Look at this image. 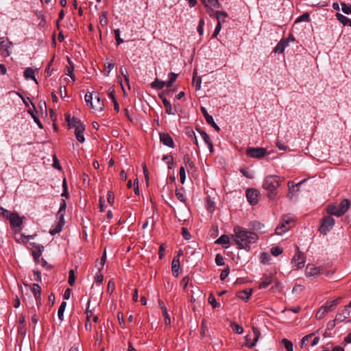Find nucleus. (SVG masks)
Returning a JSON list of instances; mask_svg holds the SVG:
<instances>
[{
  "mask_svg": "<svg viewBox=\"0 0 351 351\" xmlns=\"http://www.w3.org/2000/svg\"><path fill=\"white\" fill-rule=\"evenodd\" d=\"M313 333L309 334L308 335L304 336L300 341L301 346H305L308 344L310 339L313 336Z\"/></svg>",
  "mask_w": 351,
  "mask_h": 351,
  "instance_id": "48",
  "label": "nucleus"
},
{
  "mask_svg": "<svg viewBox=\"0 0 351 351\" xmlns=\"http://www.w3.org/2000/svg\"><path fill=\"white\" fill-rule=\"evenodd\" d=\"M204 20L201 19L199 21L198 26L197 27V30L200 36L204 34Z\"/></svg>",
  "mask_w": 351,
  "mask_h": 351,
  "instance_id": "50",
  "label": "nucleus"
},
{
  "mask_svg": "<svg viewBox=\"0 0 351 351\" xmlns=\"http://www.w3.org/2000/svg\"><path fill=\"white\" fill-rule=\"evenodd\" d=\"M304 180H302V182H299L298 184H294L293 182H289L287 185L289 187V193H288V197L289 199L292 200L294 197L297 195L298 189L297 188L298 186L300 185L302 183H303Z\"/></svg>",
  "mask_w": 351,
  "mask_h": 351,
  "instance_id": "11",
  "label": "nucleus"
},
{
  "mask_svg": "<svg viewBox=\"0 0 351 351\" xmlns=\"http://www.w3.org/2000/svg\"><path fill=\"white\" fill-rule=\"evenodd\" d=\"M66 302H62L60 304V306H59V308H58V318L62 321L63 320V318H64V311H65V308H66Z\"/></svg>",
  "mask_w": 351,
  "mask_h": 351,
  "instance_id": "36",
  "label": "nucleus"
},
{
  "mask_svg": "<svg viewBox=\"0 0 351 351\" xmlns=\"http://www.w3.org/2000/svg\"><path fill=\"white\" fill-rule=\"evenodd\" d=\"M258 191L256 189H249L246 191V197L251 205L258 203Z\"/></svg>",
  "mask_w": 351,
  "mask_h": 351,
  "instance_id": "8",
  "label": "nucleus"
},
{
  "mask_svg": "<svg viewBox=\"0 0 351 351\" xmlns=\"http://www.w3.org/2000/svg\"><path fill=\"white\" fill-rule=\"evenodd\" d=\"M67 60H68V62L69 63V66H68L66 68V74L67 75L70 76L71 77V79L73 80V81H74L75 80V77H74V75L73 74V71L74 70V65L72 63V62L71 61L70 58H67Z\"/></svg>",
  "mask_w": 351,
  "mask_h": 351,
  "instance_id": "34",
  "label": "nucleus"
},
{
  "mask_svg": "<svg viewBox=\"0 0 351 351\" xmlns=\"http://www.w3.org/2000/svg\"><path fill=\"white\" fill-rule=\"evenodd\" d=\"M281 343L284 346L287 351H293V346L291 341L284 338L282 339Z\"/></svg>",
  "mask_w": 351,
  "mask_h": 351,
  "instance_id": "35",
  "label": "nucleus"
},
{
  "mask_svg": "<svg viewBox=\"0 0 351 351\" xmlns=\"http://www.w3.org/2000/svg\"><path fill=\"white\" fill-rule=\"evenodd\" d=\"M66 202L64 200H62V202L60 205V209L58 212V218H61V219H64V213H65V210H66Z\"/></svg>",
  "mask_w": 351,
  "mask_h": 351,
  "instance_id": "39",
  "label": "nucleus"
},
{
  "mask_svg": "<svg viewBox=\"0 0 351 351\" xmlns=\"http://www.w3.org/2000/svg\"><path fill=\"white\" fill-rule=\"evenodd\" d=\"M208 300L209 304H210L211 306H213V308H217L220 306V304L217 302L215 296L212 293L210 294Z\"/></svg>",
  "mask_w": 351,
  "mask_h": 351,
  "instance_id": "44",
  "label": "nucleus"
},
{
  "mask_svg": "<svg viewBox=\"0 0 351 351\" xmlns=\"http://www.w3.org/2000/svg\"><path fill=\"white\" fill-rule=\"evenodd\" d=\"M340 298H337L331 302H326L325 303V305L330 310L331 308L337 305V303H338V300H339Z\"/></svg>",
  "mask_w": 351,
  "mask_h": 351,
  "instance_id": "60",
  "label": "nucleus"
},
{
  "mask_svg": "<svg viewBox=\"0 0 351 351\" xmlns=\"http://www.w3.org/2000/svg\"><path fill=\"white\" fill-rule=\"evenodd\" d=\"M341 10L343 13L346 14H350L351 15V5L346 3L344 2L341 3Z\"/></svg>",
  "mask_w": 351,
  "mask_h": 351,
  "instance_id": "43",
  "label": "nucleus"
},
{
  "mask_svg": "<svg viewBox=\"0 0 351 351\" xmlns=\"http://www.w3.org/2000/svg\"><path fill=\"white\" fill-rule=\"evenodd\" d=\"M29 113L31 114L32 117L33 118L34 121L36 124L38 125L40 128H43V125L39 120V119L34 114V112L32 110H29Z\"/></svg>",
  "mask_w": 351,
  "mask_h": 351,
  "instance_id": "56",
  "label": "nucleus"
},
{
  "mask_svg": "<svg viewBox=\"0 0 351 351\" xmlns=\"http://www.w3.org/2000/svg\"><path fill=\"white\" fill-rule=\"evenodd\" d=\"M246 153L251 158L260 159L265 156L267 151L263 147H250L247 149Z\"/></svg>",
  "mask_w": 351,
  "mask_h": 351,
  "instance_id": "6",
  "label": "nucleus"
},
{
  "mask_svg": "<svg viewBox=\"0 0 351 351\" xmlns=\"http://www.w3.org/2000/svg\"><path fill=\"white\" fill-rule=\"evenodd\" d=\"M271 253L274 256H278L282 253V249L280 247H274L271 250Z\"/></svg>",
  "mask_w": 351,
  "mask_h": 351,
  "instance_id": "54",
  "label": "nucleus"
},
{
  "mask_svg": "<svg viewBox=\"0 0 351 351\" xmlns=\"http://www.w3.org/2000/svg\"><path fill=\"white\" fill-rule=\"evenodd\" d=\"M294 224L293 219L289 215L282 217L279 225L276 228V234L282 235L290 230Z\"/></svg>",
  "mask_w": 351,
  "mask_h": 351,
  "instance_id": "3",
  "label": "nucleus"
},
{
  "mask_svg": "<svg viewBox=\"0 0 351 351\" xmlns=\"http://www.w3.org/2000/svg\"><path fill=\"white\" fill-rule=\"evenodd\" d=\"M228 16V14L224 11H217L215 12V17L217 20V24L221 25L226 21V18Z\"/></svg>",
  "mask_w": 351,
  "mask_h": 351,
  "instance_id": "26",
  "label": "nucleus"
},
{
  "mask_svg": "<svg viewBox=\"0 0 351 351\" xmlns=\"http://www.w3.org/2000/svg\"><path fill=\"white\" fill-rule=\"evenodd\" d=\"M252 331H253V333L254 335V338L252 343L243 344L241 346L242 347L246 346V347H248L249 348H253L256 346V344L258 342V341L259 340L261 335V332L259 331V330L255 326L252 327Z\"/></svg>",
  "mask_w": 351,
  "mask_h": 351,
  "instance_id": "12",
  "label": "nucleus"
},
{
  "mask_svg": "<svg viewBox=\"0 0 351 351\" xmlns=\"http://www.w3.org/2000/svg\"><path fill=\"white\" fill-rule=\"evenodd\" d=\"M99 23L101 25L106 26L108 24L107 12H103L99 16Z\"/></svg>",
  "mask_w": 351,
  "mask_h": 351,
  "instance_id": "45",
  "label": "nucleus"
},
{
  "mask_svg": "<svg viewBox=\"0 0 351 351\" xmlns=\"http://www.w3.org/2000/svg\"><path fill=\"white\" fill-rule=\"evenodd\" d=\"M232 239L238 249L250 251V245L255 243L258 237L256 233L239 226H234Z\"/></svg>",
  "mask_w": 351,
  "mask_h": 351,
  "instance_id": "1",
  "label": "nucleus"
},
{
  "mask_svg": "<svg viewBox=\"0 0 351 351\" xmlns=\"http://www.w3.org/2000/svg\"><path fill=\"white\" fill-rule=\"evenodd\" d=\"M298 252L295 254L292 258V263L294 264L297 269H301L304 266L305 256L303 253L299 251L298 247Z\"/></svg>",
  "mask_w": 351,
  "mask_h": 351,
  "instance_id": "7",
  "label": "nucleus"
},
{
  "mask_svg": "<svg viewBox=\"0 0 351 351\" xmlns=\"http://www.w3.org/2000/svg\"><path fill=\"white\" fill-rule=\"evenodd\" d=\"M104 277L101 274V271H98V273L96 274L95 277V280L96 283H101L103 281Z\"/></svg>",
  "mask_w": 351,
  "mask_h": 351,
  "instance_id": "63",
  "label": "nucleus"
},
{
  "mask_svg": "<svg viewBox=\"0 0 351 351\" xmlns=\"http://www.w3.org/2000/svg\"><path fill=\"white\" fill-rule=\"evenodd\" d=\"M85 126H80L76 128V130H75V134L76 138L81 143H84L85 141V138L83 134Z\"/></svg>",
  "mask_w": 351,
  "mask_h": 351,
  "instance_id": "20",
  "label": "nucleus"
},
{
  "mask_svg": "<svg viewBox=\"0 0 351 351\" xmlns=\"http://www.w3.org/2000/svg\"><path fill=\"white\" fill-rule=\"evenodd\" d=\"M95 101L92 105V108L94 109L95 111L100 112L104 110V102L101 101V99L98 93H95Z\"/></svg>",
  "mask_w": 351,
  "mask_h": 351,
  "instance_id": "15",
  "label": "nucleus"
},
{
  "mask_svg": "<svg viewBox=\"0 0 351 351\" xmlns=\"http://www.w3.org/2000/svg\"><path fill=\"white\" fill-rule=\"evenodd\" d=\"M349 315L350 311L348 310V306H346L343 310H341L336 315L335 320L338 322H343L349 317Z\"/></svg>",
  "mask_w": 351,
  "mask_h": 351,
  "instance_id": "18",
  "label": "nucleus"
},
{
  "mask_svg": "<svg viewBox=\"0 0 351 351\" xmlns=\"http://www.w3.org/2000/svg\"><path fill=\"white\" fill-rule=\"evenodd\" d=\"M288 45V40H282L275 47L274 51L278 53H281L284 52Z\"/></svg>",
  "mask_w": 351,
  "mask_h": 351,
  "instance_id": "21",
  "label": "nucleus"
},
{
  "mask_svg": "<svg viewBox=\"0 0 351 351\" xmlns=\"http://www.w3.org/2000/svg\"><path fill=\"white\" fill-rule=\"evenodd\" d=\"M215 243L221 245L228 244L230 243V238L228 235L223 234L217 239Z\"/></svg>",
  "mask_w": 351,
  "mask_h": 351,
  "instance_id": "38",
  "label": "nucleus"
},
{
  "mask_svg": "<svg viewBox=\"0 0 351 351\" xmlns=\"http://www.w3.org/2000/svg\"><path fill=\"white\" fill-rule=\"evenodd\" d=\"M350 206V202L347 199H343L340 204H339V210H340V214H342V215L348 210Z\"/></svg>",
  "mask_w": 351,
  "mask_h": 351,
  "instance_id": "22",
  "label": "nucleus"
},
{
  "mask_svg": "<svg viewBox=\"0 0 351 351\" xmlns=\"http://www.w3.org/2000/svg\"><path fill=\"white\" fill-rule=\"evenodd\" d=\"M64 225V219L58 218V221L55 226H53L49 230V233L51 235H55L60 232H61L63 226Z\"/></svg>",
  "mask_w": 351,
  "mask_h": 351,
  "instance_id": "14",
  "label": "nucleus"
},
{
  "mask_svg": "<svg viewBox=\"0 0 351 351\" xmlns=\"http://www.w3.org/2000/svg\"><path fill=\"white\" fill-rule=\"evenodd\" d=\"M180 268V261L178 258H173L172 261V272L174 276H178V269Z\"/></svg>",
  "mask_w": 351,
  "mask_h": 351,
  "instance_id": "33",
  "label": "nucleus"
},
{
  "mask_svg": "<svg viewBox=\"0 0 351 351\" xmlns=\"http://www.w3.org/2000/svg\"><path fill=\"white\" fill-rule=\"evenodd\" d=\"M166 86V82L156 78L155 80L152 82L151 88L156 90H161Z\"/></svg>",
  "mask_w": 351,
  "mask_h": 351,
  "instance_id": "25",
  "label": "nucleus"
},
{
  "mask_svg": "<svg viewBox=\"0 0 351 351\" xmlns=\"http://www.w3.org/2000/svg\"><path fill=\"white\" fill-rule=\"evenodd\" d=\"M327 212L330 215H335L337 217L342 216V214H340V210H339V205L338 206L333 205V204L329 205L327 208Z\"/></svg>",
  "mask_w": 351,
  "mask_h": 351,
  "instance_id": "24",
  "label": "nucleus"
},
{
  "mask_svg": "<svg viewBox=\"0 0 351 351\" xmlns=\"http://www.w3.org/2000/svg\"><path fill=\"white\" fill-rule=\"evenodd\" d=\"M10 223L15 226L19 227L22 224V219L16 213H11L9 216Z\"/></svg>",
  "mask_w": 351,
  "mask_h": 351,
  "instance_id": "19",
  "label": "nucleus"
},
{
  "mask_svg": "<svg viewBox=\"0 0 351 351\" xmlns=\"http://www.w3.org/2000/svg\"><path fill=\"white\" fill-rule=\"evenodd\" d=\"M38 252H33V253H32L34 258L36 261L40 256V255L42 254V250L43 249V246L38 245Z\"/></svg>",
  "mask_w": 351,
  "mask_h": 351,
  "instance_id": "59",
  "label": "nucleus"
},
{
  "mask_svg": "<svg viewBox=\"0 0 351 351\" xmlns=\"http://www.w3.org/2000/svg\"><path fill=\"white\" fill-rule=\"evenodd\" d=\"M281 182L282 180L275 176H268L265 178L263 186L269 192V197L272 198L276 195V189Z\"/></svg>",
  "mask_w": 351,
  "mask_h": 351,
  "instance_id": "2",
  "label": "nucleus"
},
{
  "mask_svg": "<svg viewBox=\"0 0 351 351\" xmlns=\"http://www.w3.org/2000/svg\"><path fill=\"white\" fill-rule=\"evenodd\" d=\"M180 177L181 183L184 184L186 180V172L184 167H181L180 169Z\"/></svg>",
  "mask_w": 351,
  "mask_h": 351,
  "instance_id": "53",
  "label": "nucleus"
},
{
  "mask_svg": "<svg viewBox=\"0 0 351 351\" xmlns=\"http://www.w3.org/2000/svg\"><path fill=\"white\" fill-rule=\"evenodd\" d=\"M162 104H163L164 106L165 107L166 112L168 114H173H173H176V111L173 108L172 105L171 104V103L167 99H163V103Z\"/></svg>",
  "mask_w": 351,
  "mask_h": 351,
  "instance_id": "31",
  "label": "nucleus"
},
{
  "mask_svg": "<svg viewBox=\"0 0 351 351\" xmlns=\"http://www.w3.org/2000/svg\"><path fill=\"white\" fill-rule=\"evenodd\" d=\"M309 20V14L308 13L306 12L300 16L295 21V23H299L302 21H308Z\"/></svg>",
  "mask_w": 351,
  "mask_h": 351,
  "instance_id": "52",
  "label": "nucleus"
},
{
  "mask_svg": "<svg viewBox=\"0 0 351 351\" xmlns=\"http://www.w3.org/2000/svg\"><path fill=\"white\" fill-rule=\"evenodd\" d=\"M115 39L117 43V45H120L123 43V40L120 37V30L117 29L114 30Z\"/></svg>",
  "mask_w": 351,
  "mask_h": 351,
  "instance_id": "55",
  "label": "nucleus"
},
{
  "mask_svg": "<svg viewBox=\"0 0 351 351\" xmlns=\"http://www.w3.org/2000/svg\"><path fill=\"white\" fill-rule=\"evenodd\" d=\"M120 72H121V75L124 77L125 80L128 83L129 77L128 75V71H127L126 68L125 66H122L120 68Z\"/></svg>",
  "mask_w": 351,
  "mask_h": 351,
  "instance_id": "57",
  "label": "nucleus"
},
{
  "mask_svg": "<svg viewBox=\"0 0 351 351\" xmlns=\"http://www.w3.org/2000/svg\"><path fill=\"white\" fill-rule=\"evenodd\" d=\"M215 262L217 265H223L224 260L221 255L217 254L215 257Z\"/></svg>",
  "mask_w": 351,
  "mask_h": 351,
  "instance_id": "58",
  "label": "nucleus"
},
{
  "mask_svg": "<svg viewBox=\"0 0 351 351\" xmlns=\"http://www.w3.org/2000/svg\"><path fill=\"white\" fill-rule=\"evenodd\" d=\"M178 75L175 73H169V79L168 82H166V86L167 87H171L173 82L176 80Z\"/></svg>",
  "mask_w": 351,
  "mask_h": 351,
  "instance_id": "42",
  "label": "nucleus"
},
{
  "mask_svg": "<svg viewBox=\"0 0 351 351\" xmlns=\"http://www.w3.org/2000/svg\"><path fill=\"white\" fill-rule=\"evenodd\" d=\"M335 220L330 216H326L322 219L319 230L322 234H327L334 227Z\"/></svg>",
  "mask_w": 351,
  "mask_h": 351,
  "instance_id": "4",
  "label": "nucleus"
},
{
  "mask_svg": "<svg viewBox=\"0 0 351 351\" xmlns=\"http://www.w3.org/2000/svg\"><path fill=\"white\" fill-rule=\"evenodd\" d=\"M176 196L180 202H185L186 197L181 190H176Z\"/></svg>",
  "mask_w": 351,
  "mask_h": 351,
  "instance_id": "49",
  "label": "nucleus"
},
{
  "mask_svg": "<svg viewBox=\"0 0 351 351\" xmlns=\"http://www.w3.org/2000/svg\"><path fill=\"white\" fill-rule=\"evenodd\" d=\"M336 17L337 20L339 21L344 25H350V23H351V20L349 18L340 13H337Z\"/></svg>",
  "mask_w": 351,
  "mask_h": 351,
  "instance_id": "32",
  "label": "nucleus"
},
{
  "mask_svg": "<svg viewBox=\"0 0 351 351\" xmlns=\"http://www.w3.org/2000/svg\"><path fill=\"white\" fill-rule=\"evenodd\" d=\"M75 281V272L73 269H71L69 273L68 282L70 286H73Z\"/></svg>",
  "mask_w": 351,
  "mask_h": 351,
  "instance_id": "47",
  "label": "nucleus"
},
{
  "mask_svg": "<svg viewBox=\"0 0 351 351\" xmlns=\"http://www.w3.org/2000/svg\"><path fill=\"white\" fill-rule=\"evenodd\" d=\"M32 291L34 295L35 300L37 303L40 302V287L38 284H34L32 285Z\"/></svg>",
  "mask_w": 351,
  "mask_h": 351,
  "instance_id": "23",
  "label": "nucleus"
},
{
  "mask_svg": "<svg viewBox=\"0 0 351 351\" xmlns=\"http://www.w3.org/2000/svg\"><path fill=\"white\" fill-rule=\"evenodd\" d=\"M108 97L112 99V101L116 100L115 98V91L114 89L112 87H110L108 90Z\"/></svg>",
  "mask_w": 351,
  "mask_h": 351,
  "instance_id": "61",
  "label": "nucleus"
},
{
  "mask_svg": "<svg viewBox=\"0 0 351 351\" xmlns=\"http://www.w3.org/2000/svg\"><path fill=\"white\" fill-rule=\"evenodd\" d=\"M24 77L26 79H32L36 84L38 83L34 76V71L32 68L28 67L25 69L24 71Z\"/></svg>",
  "mask_w": 351,
  "mask_h": 351,
  "instance_id": "29",
  "label": "nucleus"
},
{
  "mask_svg": "<svg viewBox=\"0 0 351 351\" xmlns=\"http://www.w3.org/2000/svg\"><path fill=\"white\" fill-rule=\"evenodd\" d=\"M277 147L280 149V150H282V151H287L289 149V147L287 146H286L285 145H284L282 143H281L280 141H277L276 143Z\"/></svg>",
  "mask_w": 351,
  "mask_h": 351,
  "instance_id": "64",
  "label": "nucleus"
},
{
  "mask_svg": "<svg viewBox=\"0 0 351 351\" xmlns=\"http://www.w3.org/2000/svg\"><path fill=\"white\" fill-rule=\"evenodd\" d=\"M206 209L210 213H213L215 210V202L210 196H208L206 197Z\"/></svg>",
  "mask_w": 351,
  "mask_h": 351,
  "instance_id": "28",
  "label": "nucleus"
},
{
  "mask_svg": "<svg viewBox=\"0 0 351 351\" xmlns=\"http://www.w3.org/2000/svg\"><path fill=\"white\" fill-rule=\"evenodd\" d=\"M85 101L87 104L88 106H89L92 108V105L93 104V93L88 92L86 93L85 97Z\"/></svg>",
  "mask_w": 351,
  "mask_h": 351,
  "instance_id": "41",
  "label": "nucleus"
},
{
  "mask_svg": "<svg viewBox=\"0 0 351 351\" xmlns=\"http://www.w3.org/2000/svg\"><path fill=\"white\" fill-rule=\"evenodd\" d=\"M162 160L165 161L167 164V166H168V168L169 169H171L172 167H173V157L171 156H164L163 158H162Z\"/></svg>",
  "mask_w": 351,
  "mask_h": 351,
  "instance_id": "46",
  "label": "nucleus"
},
{
  "mask_svg": "<svg viewBox=\"0 0 351 351\" xmlns=\"http://www.w3.org/2000/svg\"><path fill=\"white\" fill-rule=\"evenodd\" d=\"M71 123V125L69 127L75 128V130H76V128H77L78 127L84 126V124L82 123V121L79 119L75 118V117H72Z\"/></svg>",
  "mask_w": 351,
  "mask_h": 351,
  "instance_id": "40",
  "label": "nucleus"
},
{
  "mask_svg": "<svg viewBox=\"0 0 351 351\" xmlns=\"http://www.w3.org/2000/svg\"><path fill=\"white\" fill-rule=\"evenodd\" d=\"M160 140L166 146L171 148L174 147L173 138L167 133L160 134Z\"/></svg>",
  "mask_w": 351,
  "mask_h": 351,
  "instance_id": "13",
  "label": "nucleus"
},
{
  "mask_svg": "<svg viewBox=\"0 0 351 351\" xmlns=\"http://www.w3.org/2000/svg\"><path fill=\"white\" fill-rule=\"evenodd\" d=\"M162 315L165 317V323L167 326H169L171 324V318L168 313L167 309L165 306H162Z\"/></svg>",
  "mask_w": 351,
  "mask_h": 351,
  "instance_id": "37",
  "label": "nucleus"
},
{
  "mask_svg": "<svg viewBox=\"0 0 351 351\" xmlns=\"http://www.w3.org/2000/svg\"><path fill=\"white\" fill-rule=\"evenodd\" d=\"M322 274H324L322 267H315L313 265L306 267V274L308 276H317Z\"/></svg>",
  "mask_w": 351,
  "mask_h": 351,
  "instance_id": "10",
  "label": "nucleus"
},
{
  "mask_svg": "<svg viewBox=\"0 0 351 351\" xmlns=\"http://www.w3.org/2000/svg\"><path fill=\"white\" fill-rule=\"evenodd\" d=\"M200 110L202 112L207 123L212 125L217 131H219V127L215 122L213 117L208 113L206 108L204 106H201Z\"/></svg>",
  "mask_w": 351,
  "mask_h": 351,
  "instance_id": "9",
  "label": "nucleus"
},
{
  "mask_svg": "<svg viewBox=\"0 0 351 351\" xmlns=\"http://www.w3.org/2000/svg\"><path fill=\"white\" fill-rule=\"evenodd\" d=\"M182 234L186 240H189L191 239V234L186 228H182Z\"/></svg>",
  "mask_w": 351,
  "mask_h": 351,
  "instance_id": "62",
  "label": "nucleus"
},
{
  "mask_svg": "<svg viewBox=\"0 0 351 351\" xmlns=\"http://www.w3.org/2000/svg\"><path fill=\"white\" fill-rule=\"evenodd\" d=\"M232 328L235 333L242 334L243 332V328L237 324H232Z\"/></svg>",
  "mask_w": 351,
  "mask_h": 351,
  "instance_id": "51",
  "label": "nucleus"
},
{
  "mask_svg": "<svg viewBox=\"0 0 351 351\" xmlns=\"http://www.w3.org/2000/svg\"><path fill=\"white\" fill-rule=\"evenodd\" d=\"M252 294L251 289H245L237 293V297L243 300L247 301Z\"/></svg>",
  "mask_w": 351,
  "mask_h": 351,
  "instance_id": "27",
  "label": "nucleus"
},
{
  "mask_svg": "<svg viewBox=\"0 0 351 351\" xmlns=\"http://www.w3.org/2000/svg\"><path fill=\"white\" fill-rule=\"evenodd\" d=\"M329 311L330 309L324 304L316 313L315 317L317 319H321L324 317L325 314Z\"/></svg>",
  "mask_w": 351,
  "mask_h": 351,
  "instance_id": "30",
  "label": "nucleus"
},
{
  "mask_svg": "<svg viewBox=\"0 0 351 351\" xmlns=\"http://www.w3.org/2000/svg\"><path fill=\"white\" fill-rule=\"evenodd\" d=\"M12 44L5 37L0 38V53L5 56L8 57L10 55V48Z\"/></svg>",
  "mask_w": 351,
  "mask_h": 351,
  "instance_id": "5",
  "label": "nucleus"
},
{
  "mask_svg": "<svg viewBox=\"0 0 351 351\" xmlns=\"http://www.w3.org/2000/svg\"><path fill=\"white\" fill-rule=\"evenodd\" d=\"M199 132L201 138L203 139L204 143L208 145L209 150L210 152H213V143L210 139L209 136L207 134V133L203 130H197Z\"/></svg>",
  "mask_w": 351,
  "mask_h": 351,
  "instance_id": "16",
  "label": "nucleus"
},
{
  "mask_svg": "<svg viewBox=\"0 0 351 351\" xmlns=\"http://www.w3.org/2000/svg\"><path fill=\"white\" fill-rule=\"evenodd\" d=\"M274 277L272 275L264 276L262 282L259 285V289L267 288L269 285L274 282Z\"/></svg>",
  "mask_w": 351,
  "mask_h": 351,
  "instance_id": "17",
  "label": "nucleus"
}]
</instances>
